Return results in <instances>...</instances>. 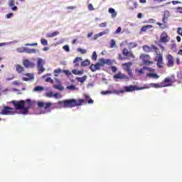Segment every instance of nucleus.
Here are the masks:
<instances>
[{
    "mask_svg": "<svg viewBox=\"0 0 182 182\" xmlns=\"http://www.w3.org/2000/svg\"><path fill=\"white\" fill-rule=\"evenodd\" d=\"M116 46V41L114 40H111L110 48H114Z\"/></svg>",
    "mask_w": 182,
    "mask_h": 182,
    "instance_id": "3c124183",
    "label": "nucleus"
},
{
    "mask_svg": "<svg viewBox=\"0 0 182 182\" xmlns=\"http://www.w3.org/2000/svg\"><path fill=\"white\" fill-rule=\"evenodd\" d=\"M67 9H71V10H73V9H76V6H68L67 7Z\"/></svg>",
    "mask_w": 182,
    "mask_h": 182,
    "instance_id": "338daca9",
    "label": "nucleus"
},
{
    "mask_svg": "<svg viewBox=\"0 0 182 182\" xmlns=\"http://www.w3.org/2000/svg\"><path fill=\"white\" fill-rule=\"evenodd\" d=\"M177 33L182 36V28L181 27L178 28Z\"/></svg>",
    "mask_w": 182,
    "mask_h": 182,
    "instance_id": "13d9d810",
    "label": "nucleus"
},
{
    "mask_svg": "<svg viewBox=\"0 0 182 182\" xmlns=\"http://www.w3.org/2000/svg\"><path fill=\"white\" fill-rule=\"evenodd\" d=\"M13 85H14L15 86H19L22 85V82H21V81L19 80H16L13 82Z\"/></svg>",
    "mask_w": 182,
    "mask_h": 182,
    "instance_id": "09e8293b",
    "label": "nucleus"
},
{
    "mask_svg": "<svg viewBox=\"0 0 182 182\" xmlns=\"http://www.w3.org/2000/svg\"><path fill=\"white\" fill-rule=\"evenodd\" d=\"M139 59H141V60H142V62H145V60H150L151 59V57H150V55L149 54H144V53H141L139 55Z\"/></svg>",
    "mask_w": 182,
    "mask_h": 182,
    "instance_id": "f3484780",
    "label": "nucleus"
},
{
    "mask_svg": "<svg viewBox=\"0 0 182 182\" xmlns=\"http://www.w3.org/2000/svg\"><path fill=\"white\" fill-rule=\"evenodd\" d=\"M41 42L43 45V46H46L48 45V40L45 38H41Z\"/></svg>",
    "mask_w": 182,
    "mask_h": 182,
    "instance_id": "79ce46f5",
    "label": "nucleus"
},
{
    "mask_svg": "<svg viewBox=\"0 0 182 182\" xmlns=\"http://www.w3.org/2000/svg\"><path fill=\"white\" fill-rule=\"evenodd\" d=\"M67 89L68 90H75L76 87L75 85H68V86H67Z\"/></svg>",
    "mask_w": 182,
    "mask_h": 182,
    "instance_id": "c03bdc74",
    "label": "nucleus"
},
{
    "mask_svg": "<svg viewBox=\"0 0 182 182\" xmlns=\"http://www.w3.org/2000/svg\"><path fill=\"white\" fill-rule=\"evenodd\" d=\"M151 28H153V26L146 25V26H142L141 28V32H146V31H147V29H151Z\"/></svg>",
    "mask_w": 182,
    "mask_h": 182,
    "instance_id": "2f4dec72",
    "label": "nucleus"
},
{
    "mask_svg": "<svg viewBox=\"0 0 182 182\" xmlns=\"http://www.w3.org/2000/svg\"><path fill=\"white\" fill-rule=\"evenodd\" d=\"M92 60H97V54L96 53V51H94L92 55Z\"/></svg>",
    "mask_w": 182,
    "mask_h": 182,
    "instance_id": "58836bf2",
    "label": "nucleus"
},
{
    "mask_svg": "<svg viewBox=\"0 0 182 182\" xmlns=\"http://www.w3.org/2000/svg\"><path fill=\"white\" fill-rule=\"evenodd\" d=\"M43 90V87L37 86L34 88V92H42Z\"/></svg>",
    "mask_w": 182,
    "mask_h": 182,
    "instance_id": "ea45409f",
    "label": "nucleus"
},
{
    "mask_svg": "<svg viewBox=\"0 0 182 182\" xmlns=\"http://www.w3.org/2000/svg\"><path fill=\"white\" fill-rule=\"evenodd\" d=\"M99 65L102 68V66H105V65H106V59L105 58H100L99 60Z\"/></svg>",
    "mask_w": 182,
    "mask_h": 182,
    "instance_id": "473e14b6",
    "label": "nucleus"
},
{
    "mask_svg": "<svg viewBox=\"0 0 182 182\" xmlns=\"http://www.w3.org/2000/svg\"><path fill=\"white\" fill-rule=\"evenodd\" d=\"M124 66V69L126 72H127L129 76L130 77H133V73L130 69V66H132V62H129L127 63L122 64Z\"/></svg>",
    "mask_w": 182,
    "mask_h": 182,
    "instance_id": "f8f14e48",
    "label": "nucleus"
},
{
    "mask_svg": "<svg viewBox=\"0 0 182 182\" xmlns=\"http://www.w3.org/2000/svg\"><path fill=\"white\" fill-rule=\"evenodd\" d=\"M37 106L40 109H42V107H44V110H46V112H50V109H50V106H52V102H43L38 101L37 102Z\"/></svg>",
    "mask_w": 182,
    "mask_h": 182,
    "instance_id": "6e6552de",
    "label": "nucleus"
},
{
    "mask_svg": "<svg viewBox=\"0 0 182 182\" xmlns=\"http://www.w3.org/2000/svg\"><path fill=\"white\" fill-rule=\"evenodd\" d=\"M136 72L139 73V75H144V69L136 70Z\"/></svg>",
    "mask_w": 182,
    "mask_h": 182,
    "instance_id": "5fc2aeb1",
    "label": "nucleus"
},
{
    "mask_svg": "<svg viewBox=\"0 0 182 182\" xmlns=\"http://www.w3.org/2000/svg\"><path fill=\"white\" fill-rule=\"evenodd\" d=\"M14 114H15V109L8 106L4 107L0 112V114H3L4 116H11Z\"/></svg>",
    "mask_w": 182,
    "mask_h": 182,
    "instance_id": "39448f33",
    "label": "nucleus"
},
{
    "mask_svg": "<svg viewBox=\"0 0 182 182\" xmlns=\"http://www.w3.org/2000/svg\"><path fill=\"white\" fill-rule=\"evenodd\" d=\"M111 70H112V72H113V73H116V72H117V68L114 67V66H112Z\"/></svg>",
    "mask_w": 182,
    "mask_h": 182,
    "instance_id": "4d7b16f0",
    "label": "nucleus"
},
{
    "mask_svg": "<svg viewBox=\"0 0 182 182\" xmlns=\"http://www.w3.org/2000/svg\"><path fill=\"white\" fill-rule=\"evenodd\" d=\"M60 72H62V70H60V68L54 70V73H60Z\"/></svg>",
    "mask_w": 182,
    "mask_h": 182,
    "instance_id": "0e129e2a",
    "label": "nucleus"
},
{
    "mask_svg": "<svg viewBox=\"0 0 182 182\" xmlns=\"http://www.w3.org/2000/svg\"><path fill=\"white\" fill-rule=\"evenodd\" d=\"M23 65L24 68H35V63L31 62L29 60L25 59L23 60Z\"/></svg>",
    "mask_w": 182,
    "mask_h": 182,
    "instance_id": "2eb2a0df",
    "label": "nucleus"
},
{
    "mask_svg": "<svg viewBox=\"0 0 182 182\" xmlns=\"http://www.w3.org/2000/svg\"><path fill=\"white\" fill-rule=\"evenodd\" d=\"M176 81V76L167 77L161 82L162 86L163 87H168V86H172L173 83H175Z\"/></svg>",
    "mask_w": 182,
    "mask_h": 182,
    "instance_id": "20e7f679",
    "label": "nucleus"
},
{
    "mask_svg": "<svg viewBox=\"0 0 182 182\" xmlns=\"http://www.w3.org/2000/svg\"><path fill=\"white\" fill-rule=\"evenodd\" d=\"M85 100L83 99H70L63 101H58V105L63 107L64 109H72V107H77V106H82L85 103Z\"/></svg>",
    "mask_w": 182,
    "mask_h": 182,
    "instance_id": "f257e3e1",
    "label": "nucleus"
},
{
    "mask_svg": "<svg viewBox=\"0 0 182 182\" xmlns=\"http://www.w3.org/2000/svg\"><path fill=\"white\" fill-rule=\"evenodd\" d=\"M144 65H147L148 66H150V65H153V61H150V60H145L143 63Z\"/></svg>",
    "mask_w": 182,
    "mask_h": 182,
    "instance_id": "a18cd8bd",
    "label": "nucleus"
},
{
    "mask_svg": "<svg viewBox=\"0 0 182 182\" xmlns=\"http://www.w3.org/2000/svg\"><path fill=\"white\" fill-rule=\"evenodd\" d=\"M132 4L134 5V6H132L130 5L128 6V9L129 11H134V9H137V6H138V4H137V1H134L132 3Z\"/></svg>",
    "mask_w": 182,
    "mask_h": 182,
    "instance_id": "a878e982",
    "label": "nucleus"
},
{
    "mask_svg": "<svg viewBox=\"0 0 182 182\" xmlns=\"http://www.w3.org/2000/svg\"><path fill=\"white\" fill-rule=\"evenodd\" d=\"M112 93H117V95H119V93H124V91L120 90V91H110V90H107V91H102L101 95H112Z\"/></svg>",
    "mask_w": 182,
    "mask_h": 182,
    "instance_id": "dca6fc26",
    "label": "nucleus"
},
{
    "mask_svg": "<svg viewBox=\"0 0 182 182\" xmlns=\"http://www.w3.org/2000/svg\"><path fill=\"white\" fill-rule=\"evenodd\" d=\"M168 16H170V12L168 11H165L162 18L163 23H166L167 21H168Z\"/></svg>",
    "mask_w": 182,
    "mask_h": 182,
    "instance_id": "4be33fe9",
    "label": "nucleus"
},
{
    "mask_svg": "<svg viewBox=\"0 0 182 182\" xmlns=\"http://www.w3.org/2000/svg\"><path fill=\"white\" fill-rule=\"evenodd\" d=\"M122 32V27H118L117 29L115 31V34L117 35Z\"/></svg>",
    "mask_w": 182,
    "mask_h": 182,
    "instance_id": "bf43d9fd",
    "label": "nucleus"
},
{
    "mask_svg": "<svg viewBox=\"0 0 182 182\" xmlns=\"http://www.w3.org/2000/svg\"><path fill=\"white\" fill-rule=\"evenodd\" d=\"M113 63L110 59H105V65H108L109 66L112 65Z\"/></svg>",
    "mask_w": 182,
    "mask_h": 182,
    "instance_id": "37998d69",
    "label": "nucleus"
},
{
    "mask_svg": "<svg viewBox=\"0 0 182 182\" xmlns=\"http://www.w3.org/2000/svg\"><path fill=\"white\" fill-rule=\"evenodd\" d=\"M16 70L18 73H22L25 71V68L19 64H16Z\"/></svg>",
    "mask_w": 182,
    "mask_h": 182,
    "instance_id": "b1692460",
    "label": "nucleus"
},
{
    "mask_svg": "<svg viewBox=\"0 0 182 182\" xmlns=\"http://www.w3.org/2000/svg\"><path fill=\"white\" fill-rule=\"evenodd\" d=\"M146 76L148 77H151L152 79H159V77H160V76L157 75V73H149L146 74Z\"/></svg>",
    "mask_w": 182,
    "mask_h": 182,
    "instance_id": "393cba45",
    "label": "nucleus"
},
{
    "mask_svg": "<svg viewBox=\"0 0 182 182\" xmlns=\"http://www.w3.org/2000/svg\"><path fill=\"white\" fill-rule=\"evenodd\" d=\"M154 62H156V65L159 69H161L163 68V55L161 53H156V55L155 56L154 59Z\"/></svg>",
    "mask_w": 182,
    "mask_h": 182,
    "instance_id": "1a4fd4ad",
    "label": "nucleus"
},
{
    "mask_svg": "<svg viewBox=\"0 0 182 182\" xmlns=\"http://www.w3.org/2000/svg\"><path fill=\"white\" fill-rule=\"evenodd\" d=\"M63 49L65 50V52H70V48H69V46L68 45L64 46Z\"/></svg>",
    "mask_w": 182,
    "mask_h": 182,
    "instance_id": "de8ad7c7",
    "label": "nucleus"
},
{
    "mask_svg": "<svg viewBox=\"0 0 182 182\" xmlns=\"http://www.w3.org/2000/svg\"><path fill=\"white\" fill-rule=\"evenodd\" d=\"M80 62H82V58L81 57L75 58L73 61V63H74V68H79V66H80Z\"/></svg>",
    "mask_w": 182,
    "mask_h": 182,
    "instance_id": "aec40b11",
    "label": "nucleus"
},
{
    "mask_svg": "<svg viewBox=\"0 0 182 182\" xmlns=\"http://www.w3.org/2000/svg\"><path fill=\"white\" fill-rule=\"evenodd\" d=\"M150 86L151 87H154L155 89H159L160 87H163V84H162V82H161L160 84H159V83H156H156H151Z\"/></svg>",
    "mask_w": 182,
    "mask_h": 182,
    "instance_id": "c85d7f7f",
    "label": "nucleus"
},
{
    "mask_svg": "<svg viewBox=\"0 0 182 182\" xmlns=\"http://www.w3.org/2000/svg\"><path fill=\"white\" fill-rule=\"evenodd\" d=\"M11 103L14 105L16 110H21L22 114H26L28 113V108H25V102L23 100H14Z\"/></svg>",
    "mask_w": 182,
    "mask_h": 182,
    "instance_id": "f03ea898",
    "label": "nucleus"
},
{
    "mask_svg": "<svg viewBox=\"0 0 182 182\" xmlns=\"http://www.w3.org/2000/svg\"><path fill=\"white\" fill-rule=\"evenodd\" d=\"M25 46H38V43H26L25 44Z\"/></svg>",
    "mask_w": 182,
    "mask_h": 182,
    "instance_id": "603ef678",
    "label": "nucleus"
},
{
    "mask_svg": "<svg viewBox=\"0 0 182 182\" xmlns=\"http://www.w3.org/2000/svg\"><path fill=\"white\" fill-rule=\"evenodd\" d=\"M129 49H133L134 48H137V43L135 42H131L129 43Z\"/></svg>",
    "mask_w": 182,
    "mask_h": 182,
    "instance_id": "f704fd0d",
    "label": "nucleus"
},
{
    "mask_svg": "<svg viewBox=\"0 0 182 182\" xmlns=\"http://www.w3.org/2000/svg\"><path fill=\"white\" fill-rule=\"evenodd\" d=\"M114 79H119L120 80H129L127 75L119 72L117 74L114 75Z\"/></svg>",
    "mask_w": 182,
    "mask_h": 182,
    "instance_id": "4468645a",
    "label": "nucleus"
},
{
    "mask_svg": "<svg viewBox=\"0 0 182 182\" xmlns=\"http://www.w3.org/2000/svg\"><path fill=\"white\" fill-rule=\"evenodd\" d=\"M43 65H45V60L42 58H38L37 60V68H38V74L41 75V73H43L45 72L46 69L43 68Z\"/></svg>",
    "mask_w": 182,
    "mask_h": 182,
    "instance_id": "0eeeda50",
    "label": "nucleus"
},
{
    "mask_svg": "<svg viewBox=\"0 0 182 182\" xmlns=\"http://www.w3.org/2000/svg\"><path fill=\"white\" fill-rule=\"evenodd\" d=\"M53 92H48L46 94V97H53Z\"/></svg>",
    "mask_w": 182,
    "mask_h": 182,
    "instance_id": "49530a36",
    "label": "nucleus"
},
{
    "mask_svg": "<svg viewBox=\"0 0 182 182\" xmlns=\"http://www.w3.org/2000/svg\"><path fill=\"white\" fill-rule=\"evenodd\" d=\"M144 69L146 70H148L149 72H154V68H150V67H144Z\"/></svg>",
    "mask_w": 182,
    "mask_h": 182,
    "instance_id": "8fccbe9b",
    "label": "nucleus"
},
{
    "mask_svg": "<svg viewBox=\"0 0 182 182\" xmlns=\"http://www.w3.org/2000/svg\"><path fill=\"white\" fill-rule=\"evenodd\" d=\"M77 52H80L82 55H85V53H87V50L85 49H82L81 48H77Z\"/></svg>",
    "mask_w": 182,
    "mask_h": 182,
    "instance_id": "4c0bfd02",
    "label": "nucleus"
},
{
    "mask_svg": "<svg viewBox=\"0 0 182 182\" xmlns=\"http://www.w3.org/2000/svg\"><path fill=\"white\" fill-rule=\"evenodd\" d=\"M87 79V76L84 75L81 77H77L76 80L77 82H80V83H85V81Z\"/></svg>",
    "mask_w": 182,
    "mask_h": 182,
    "instance_id": "bb28decb",
    "label": "nucleus"
},
{
    "mask_svg": "<svg viewBox=\"0 0 182 182\" xmlns=\"http://www.w3.org/2000/svg\"><path fill=\"white\" fill-rule=\"evenodd\" d=\"M122 55L124 57L122 56V54H118V59L119 60H126V59L129 60L130 58L136 59V56L133 53V51H129L126 48L122 50Z\"/></svg>",
    "mask_w": 182,
    "mask_h": 182,
    "instance_id": "7ed1b4c3",
    "label": "nucleus"
},
{
    "mask_svg": "<svg viewBox=\"0 0 182 182\" xmlns=\"http://www.w3.org/2000/svg\"><path fill=\"white\" fill-rule=\"evenodd\" d=\"M106 26H107V23H102L100 24V28H106Z\"/></svg>",
    "mask_w": 182,
    "mask_h": 182,
    "instance_id": "052dcab7",
    "label": "nucleus"
},
{
    "mask_svg": "<svg viewBox=\"0 0 182 182\" xmlns=\"http://www.w3.org/2000/svg\"><path fill=\"white\" fill-rule=\"evenodd\" d=\"M88 9L89 11H95V7H93V5L92 4H90L88 5Z\"/></svg>",
    "mask_w": 182,
    "mask_h": 182,
    "instance_id": "6e6d98bb",
    "label": "nucleus"
},
{
    "mask_svg": "<svg viewBox=\"0 0 182 182\" xmlns=\"http://www.w3.org/2000/svg\"><path fill=\"white\" fill-rule=\"evenodd\" d=\"M142 49L146 53H150L151 52H156V53H157V51L159 50V48L153 44L150 46L147 45H144L142 46Z\"/></svg>",
    "mask_w": 182,
    "mask_h": 182,
    "instance_id": "423d86ee",
    "label": "nucleus"
},
{
    "mask_svg": "<svg viewBox=\"0 0 182 182\" xmlns=\"http://www.w3.org/2000/svg\"><path fill=\"white\" fill-rule=\"evenodd\" d=\"M53 97H55V99H62V95H60L59 92H57L54 94Z\"/></svg>",
    "mask_w": 182,
    "mask_h": 182,
    "instance_id": "a19ab883",
    "label": "nucleus"
},
{
    "mask_svg": "<svg viewBox=\"0 0 182 182\" xmlns=\"http://www.w3.org/2000/svg\"><path fill=\"white\" fill-rule=\"evenodd\" d=\"M166 59L168 60L166 64L168 68H173L174 66V58L173 55H171V54H168L166 56Z\"/></svg>",
    "mask_w": 182,
    "mask_h": 182,
    "instance_id": "ddd939ff",
    "label": "nucleus"
},
{
    "mask_svg": "<svg viewBox=\"0 0 182 182\" xmlns=\"http://www.w3.org/2000/svg\"><path fill=\"white\" fill-rule=\"evenodd\" d=\"M9 6H11L12 11H18V6H15V1L10 0L9 2Z\"/></svg>",
    "mask_w": 182,
    "mask_h": 182,
    "instance_id": "5701e85b",
    "label": "nucleus"
},
{
    "mask_svg": "<svg viewBox=\"0 0 182 182\" xmlns=\"http://www.w3.org/2000/svg\"><path fill=\"white\" fill-rule=\"evenodd\" d=\"M25 75L27 76L28 77H23V80L24 82H29V80H33L35 79V77L32 73H26Z\"/></svg>",
    "mask_w": 182,
    "mask_h": 182,
    "instance_id": "412c9836",
    "label": "nucleus"
},
{
    "mask_svg": "<svg viewBox=\"0 0 182 182\" xmlns=\"http://www.w3.org/2000/svg\"><path fill=\"white\" fill-rule=\"evenodd\" d=\"M63 73H65V75H67V76H70V75H72V73H70V71L68 70H64Z\"/></svg>",
    "mask_w": 182,
    "mask_h": 182,
    "instance_id": "864d4df0",
    "label": "nucleus"
},
{
    "mask_svg": "<svg viewBox=\"0 0 182 182\" xmlns=\"http://www.w3.org/2000/svg\"><path fill=\"white\" fill-rule=\"evenodd\" d=\"M172 4L173 5H176V4H181V2L178 1H172Z\"/></svg>",
    "mask_w": 182,
    "mask_h": 182,
    "instance_id": "774afa93",
    "label": "nucleus"
},
{
    "mask_svg": "<svg viewBox=\"0 0 182 182\" xmlns=\"http://www.w3.org/2000/svg\"><path fill=\"white\" fill-rule=\"evenodd\" d=\"M11 16H14V14L9 13V14H8L6 15V18H7V19H9V18H11Z\"/></svg>",
    "mask_w": 182,
    "mask_h": 182,
    "instance_id": "e2e57ef3",
    "label": "nucleus"
},
{
    "mask_svg": "<svg viewBox=\"0 0 182 182\" xmlns=\"http://www.w3.org/2000/svg\"><path fill=\"white\" fill-rule=\"evenodd\" d=\"M177 12H179V14H182V7L178 6L176 8Z\"/></svg>",
    "mask_w": 182,
    "mask_h": 182,
    "instance_id": "680f3d73",
    "label": "nucleus"
},
{
    "mask_svg": "<svg viewBox=\"0 0 182 182\" xmlns=\"http://www.w3.org/2000/svg\"><path fill=\"white\" fill-rule=\"evenodd\" d=\"M54 89H57L58 90H63L64 87L61 85H57L53 86Z\"/></svg>",
    "mask_w": 182,
    "mask_h": 182,
    "instance_id": "e433bc0d",
    "label": "nucleus"
},
{
    "mask_svg": "<svg viewBox=\"0 0 182 182\" xmlns=\"http://www.w3.org/2000/svg\"><path fill=\"white\" fill-rule=\"evenodd\" d=\"M100 64L97 63L95 65L92 64L90 67V69L91 72H96V70H100Z\"/></svg>",
    "mask_w": 182,
    "mask_h": 182,
    "instance_id": "6ab92c4d",
    "label": "nucleus"
},
{
    "mask_svg": "<svg viewBox=\"0 0 182 182\" xmlns=\"http://www.w3.org/2000/svg\"><path fill=\"white\" fill-rule=\"evenodd\" d=\"M103 35H106V32L105 31H102L98 33V36H103Z\"/></svg>",
    "mask_w": 182,
    "mask_h": 182,
    "instance_id": "69168bd1",
    "label": "nucleus"
},
{
    "mask_svg": "<svg viewBox=\"0 0 182 182\" xmlns=\"http://www.w3.org/2000/svg\"><path fill=\"white\" fill-rule=\"evenodd\" d=\"M124 90H122L124 92H134V90H141L142 89H145L144 87L139 88L136 85H129L126 86L124 87Z\"/></svg>",
    "mask_w": 182,
    "mask_h": 182,
    "instance_id": "9b49d317",
    "label": "nucleus"
},
{
    "mask_svg": "<svg viewBox=\"0 0 182 182\" xmlns=\"http://www.w3.org/2000/svg\"><path fill=\"white\" fill-rule=\"evenodd\" d=\"M108 12L109 14H112V18H116V16H117V13H116V11L114 10V9L109 8L108 9Z\"/></svg>",
    "mask_w": 182,
    "mask_h": 182,
    "instance_id": "cd10ccee",
    "label": "nucleus"
},
{
    "mask_svg": "<svg viewBox=\"0 0 182 182\" xmlns=\"http://www.w3.org/2000/svg\"><path fill=\"white\" fill-rule=\"evenodd\" d=\"M26 105H27V106L24 107V109H27V113H28L29 109H31V107H32V106L35 105V101H31V100H26Z\"/></svg>",
    "mask_w": 182,
    "mask_h": 182,
    "instance_id": "a211bd4d",
    "label": "nucleus"
},
{
    "mask_svg": "<svg viewBox=\"0 0 182 182\" xmlns=\"http://www.w3.org/2000/svg\"><path fill=\"white\" fill-rule=\"evenodd\" d=\"M59 35V31H54L53 33H48L46 35L47 38H53V36H58Z\"/></svg>",
    "mask_w": 182,
    "mask_h": 182,
    "instance_id": "c756f323",
    "label": "nucleus"
},
{
    "mask_svg": "<svg viewBox=\"0 0 182 182\" xmlns=\"http://www.w3.org/2000/svg\"><path fill=\"white\" fill-rule=\"evenodd\" d=\"M24 52H26V53H36V50L35 48H24Z\"/></svg>",
    "mask_w": 182,
    "mask_h": 182,
    "instance_id": "7c9ffc66",
    "label": "nucleus"
},
{
    "mask_svg": "<svg viewBox=\"0 0 182 182\" xmlns=\"http://www.w3.org/2000/svg\"><path fill=\"white\" fill-rule=\"evenodd\" d=\"M170 42V36L167 35L166 31L161 33L159 41V43H168Z\"/></svg>",
    "mask_w": 182,
    "mask_h": 182,
    "instance_id": "9d476101",
    "label": "nucleus"
},
{
    "mask_svg": "<svg viewBox=\"0 0 182 182\" xmlns=\"http://www.w3.org/2000/svg\"><path fill=\"white\" fill-rule=\"evenodd\" d=\"M72 73L73 75H83V70H73Z\"/></svg>",
    "mask_w": 182,
    "mask_h": 182,
    "instance_id": "c9c22d12",
    "label": "nucleus"
},
{
    "mask_svg": "<svg viewBox=\"0 0 182 182\" xmlns=\"http://www.w3.org/2000/svg\"><path fill=\"white\" fill-rule=\"evenodd\" d=\"M90 65V61L89 60H85L81 63V66L85 68V66H89Z\"/></svg>",
    "mask_w": 182,
    "mask_h": 182,
    "instance_id": "72a5a7b5",
    "label": "nucleus"
}]
</instances>
